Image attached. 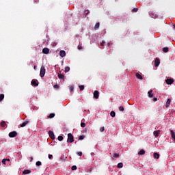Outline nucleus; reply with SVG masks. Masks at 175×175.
Segmentation results:
<instances>
[{"label": "nucleus", "instance_id": "obj_1", "mask_svg": "<svg viewBox=\"0 0 175 175\" xmlns=\"http://www.w3.org/2000/svg\"><path fill=\"white\" fill-rule=\"evenodd\" d=\"M73 142H75V137H73V135H72V133H68L67 143H73Z\"/></svg>", "mask_w": 175, "mask_h": 175}, {"label": "nucleus", "instance_id": "obj_2", "mask_svg": "<svg viewBox=\"0 0 175 175\" xmlns=\"http://www.w3.org/2000/svg\"><path fill=\"white\" fill-rule=\"evenodd\" d=\"M44 75H46V68L42 66L40 68V77H44Z\"/></svg>", "mask_w": 175, "mask_h": 175}, {"label": "nucleus", "instance_id": "obj_3", "mask_svg": "<svg viewBox=\"0 0 175 175\" xmlns=\"http://www.w3.org/2000/svg\"><path fill=\"white\" fill-rule=\"evenodd\" d=\"M49 137L52 139V140H54V139H55V135H54V133L52 131H49Z\"/></svg>", "mask_w": 175, "mask_h": 175}, {"label": "nucleus", "instance_id": "obj_4", "mask_svg": "<svg viewBox=\"0 0 175 175\" xmlns=\"http://www.w3.org/2000/svg\"><path fill=\"white\" fill-rule=\"evenodd\" d=\"M161 64V62L159 60V58H156L154 60V66L157 68L158 66H159V64Z\"/></svg>", "mask_w": 175, "mask_h": 175}, {"label": "nucleus", "instance_id": "obj_5", "mask_svg": "<svg viewBox=\"0 0 175 175\" xmlns=\"http://www.w3.org/2000/svg\"><path fill=\"white\" fill-rule=\"evenodd\" d=\"M94 99H98L99 98V91H98V90L94 91Z\"/></svg>", "mask_w": 175, "mask_h": 175}, {"label": "nucleus", "instance_id": "obj_6", "mask_svg": "<svg viewBox=\"0 0 175 175\" xmlns=\"http://www.w3.org/2000/svg\"><path fill=\"white\" fill-rule=\"evenodd\" d=\"M17 136V133L16 131H12L9 133L10 137H16Z\"/></svg>", "mask_w": 175, "mask_h": 175}, {"label": "nucleus", "instance_id": "obj_7", "mask_svg": "<svg viewBox=\"0 0 175 175\" xmlns=\"http://www.w3.org/2000/svg\"><path fill=\"white\" fill-rule=\"evenodd\" d=\"M165 83L168 85H170V84H173V83H174V81L172 79H167L165 80Z\"/></svg>", "mask_w": 175, "mask_h": 175}, {"label": "nucleus", "instance_id": "obj_8", "mask_svg": "<svg viewBox=\"0 0 175 175\" xmlns=\"http://www.w3.org/2000/svg\"><path fill=\"white\" fill-rule=\"evenodd\" d=\"M42 53L43 54H49V53H50V49H49V48H44L42 49Z\"/></svg>", "mask_w": 175, "mask_h": 175}, {"label": "nucleus", "instance_id": "obj_9", "mask_svg": "<svg viewBox=\"0 0 175 175\" xmlns=\"http://www.w3.org/2000/svg\"><path fill=\"white\" fill-rule=\"evenodd\" d=\"M135 76L139 80H143V77L139 72H136Z\"/></svg>", "mask_w": 175, "mask_h": 175}, {"label": "nucleus", "instance_id": "obj_10", "mask_svg": "<svg viewBox=\"0 0 175 175\" xmlns=\"http://www.w3.org/2000/svg\"><path fill=\"white\" fill-rule=\"evenodd\" d=\"M59 55L62 57V58H64V57L66 55V52H65V51H60Z\"/></svg>", "mask_w": 175, "mask_h": 175}, {"label": "nucleus", "instance_id": "obj_11", "mask_svg": "<svg viewBox=\"0 0 175 175\" xmlns=\"http://www.w3.org/2000/svg\"><path fill=\"white\" fill-rule=\"evenodd\" d=\"M28 124H29V121L26 120L23 124H21V127L24 128V126H26Z\"/></svg>", "mask_w": 175, "mask_h": 175}, {"label": "nucleus", "instance_id": "obj_12", "mask_svg": "<svg viewBox=\"0 0 175 175\" xmlns=\"http://www.w3.org/2000/svg\"><path fill=\"white\" fill-rule=\"evenodd\" d=\"M31 85H34V87H38L39 85V84L38 83H36V79H33L31 81Z\"/></svg>", "mask_w": 175, "mask_h": 175}, {"label": "nucleus", "instance_id": "obj_13", "mask_svg": "<svg viewBox=\"0 0 175 175\" xmlns=\"http://www.w3.org/2000/svg\"><path fill=\"white\" fill-rule=\"evenodd\" d=\"M172 102V100L170 98H168L167 100L166 104H165V107H169L170 106V103Z\"/></svg>", "mask_w": 175, "mask_h": 175}, {"label": "nucleus", "instance_id": "obj_14", "mask_svg": "<svg viewBox=\"0 0 175 175\" xmlns=\"http://www.w3.org/2000/svg\"><path fill=\"white\" fill-rule=\"evenodd\" d=\"M171 135L173 142H175V133L173 130H171Z\"/></svg>", "mask_w": 175, "mask_h": 175}, {"label": "nucleus", "instance_id": "obj_15", "mask_svg": "<svg viewBox=\"0 0 175 175\" xmlns=\"http://www.w3.org/2000/svg\"><path fill=\"white\" fill-rule=\"evenodd\" d=\"M58 79H59L60 80H65V75L62 74H59Z\"/></svg>", "mask_w": 175, "mask_h": 175}, {"label": "nucleus", "instance_id": "obj_16", "mask_svg": "<svg viewBox=\"0 0 175 175\" xmlns=\"http://www.w3.org/2000/svg\"><path fill=\"white\" fill-rule=\"evenodd\" d=\"M159 133H161L160 131H154V135L156 137H158V136H159Z\"/></svg>", "mask_w": 175, "mask_h": 175}, {"label": "nucleus", "instance_id": "obj_17", "mask_svg": "<svg viewBox=\"0 0 175 175\" xmlns=\"http://www.w3.org/2000/svg\"><path fill=\"white\" fill-rule=\"evenodd\" d=\"M148 96L149 98H152V96H154V94H152V90H150L148 92Z\"/></svg>", "mask_w": 175, "mask_h": 175}, {"label": "nucleus", "instance_id": "obj_18", "mask_svg": "<svg viewBox=\"0 0 175 175\" xmlns=\"http://www.w3.org/2000/svg\"><path fill=\"white\" fill-rule=\"evenodd\" d=\"M153 157H154V159H159V153H154L153 154Z\"/></svg>", "mask_w": 175, "mask_h": 175}, {"label": "nucleus", "instance_id": "obj_19", "mask_svg": "<svg viewBox=\"0 0 175 175\" xmlns=\"http://www.w3.org/2000/svg\"><path fill=\"white\" fill-rule=\"evenodd\" d=\"M139 155H144V154H146V150L142 149L139 152Z\"/></svg>", "mask_w": 175, "mask_h": 175}, {"label": "nucleus", "instance_id": "obj_20", "mask_svg": "<svg viewBox=\"0 0 175 175\" xmlns=\"http://www.w3.org/2000/svg\"><path fill=\"white\" fill-rule=\"evenodd\" d=\"M99 25H100V24L99 23H96L94 26V29H99Z\"/></svg>", "mask_w": 175, "mask_h": 175}, {"label": "nucleus", "instance_id": "obj_21", "mask_svg": "<svg viewBox=\"0 0 175 175\" xmlns=\"http://www.w3.org/2000/svg\"><path fill=\"white\" fill-rule=\"evenodd\" d=\"M3 99H5V94H0V102H2Z\"/></svg>", "mask_w": 175, "mask_h": 175}, {"label": "nucleus", "instance_id": "obj_22", "mask_svg": "<svg viewBox=\"0 0 175 175\" xmlns=\"http://www.w3.org/2000/svg\"><path fill=\"white\" fill-rule=\"evenodd\" d=\"M31 173V170H25L23 171V174H29Z\"/></svg>", "mask_w": 175, "mask_h": 175}, {"label": "nucleus", "instance_id": "obj_23", "mask_svg": "<svg viewBox=\"0 0 175 175\" xmlns=\"http://www.w3.org/2000/svg\"><path fill=\"white\" fill-rule=\"evenodd\" d=\"M110 116L111 117H113V118L116 117V112L114 111H111L110 112Z\"/></svg>", "mask_w": 175, "mask_h": 175}, {"label": "nucleus", "instance_id": "obj_24", "mask_svg": "<svg viewBox=\"0 0 175 175\" xmlns=\"http://www.w3.org/2000/svg\"><path fill=\"white\" fill-rule=\"evenodd\" d=\"M163 53H167L169 51V48L168 47L163 48Z\"/></svg>", "mask_w": 175, "mask_h": 175}, {"label": "nucleus", "instance_id": "obj_25", "mask_svg": "<svg viewBox=\"0 0 175 175\" xmlns=\"http://www.w3.org/2000/svg\"><path fill=\"white\" fill-rule=\"evenodd\" d=\"M1 126L3 127V128H5V126H6V122L5 121H3L1 122Z\"/></svg>", "mask_w": 175, "mask_h": 175}, {"label": "nucleus", "instance_id": "obj_26", "mask_svg": "<svg viewBox=\"0 0 175 175\" xmlns=\"http://www.w3.org/2000/svg\"><path fill=\"white\" fill-rule=\"evenodd\" d=\"M123 166H124V164H123L122 163H119L118 164V167L119 169L122 168Z\"/></svg>", "mask_w": 175, "mask_h": 175}, {"label": "nucleus", "instance_id": "obj_27", "mask_svg": "<svg viewBox=\"0 0 175 175\" xmlns=\"http://www.w3.org/2000/svg\"><path fill=\"white\" fill-rule=\"evenodd\" d=\"M54 117H55V113H51L49 116V118H54Z\"/></svg>", "mask_w": 175, "mask_h": 175}, {"label": "nucleus", "instance_id": "obj_28", "mask_svg": "<svg viewBox=\"0 0 175 175\" xmlns=\"http://www.w3.org/2000/svg\"><path fill=\"white\" fill-rule=\"evenodd\" d=\"M69 70H70V68L69 66H66L65 68L64 72H66H66H69Z\"/></svg>", "mask_w": 175, "mask_h": 175}, {"label": "nucleus", "instance_id": "obj_29", "mask_svg": "<svg viewBox=\"0 0 175 175\" xmlns=\"http://www.w3.org/2000/svg\"><path fill=\"white\" fill-rule=\"evenodd\" d=\"M57 139H58L59 142H62L64 140V137L60 135L57 137Z\"/></svg>", "mask_w": 175, "mask_h": 175}, {"label": "nucleus", "instance_id": "obj_30", "mask_svg": "<svg viewBox=\"0 0 175 175\" xmlns=\"http://www.w3.org/2000/svg\"><path fill=\"white\" fill-rule=\"evenodd\" d=\"M113 158H120V154L118 153H115L113 155Z\"/></svg>", "mask_w": 175, "mask_h": 175}, {"label": "nucleus", "instance_id": "obj_31", "mask_svg": "<svg viewBox=\"0 0 175 175\" xmlns=\"http://www.w3.org/2000/svg\"><path fill=\"white\" fill-rule=\"evenodd\" d=\"M85 137V135H80L79 137V140H83V139Z\"/></svg>", "mask_w": 175, "mask_h": 175}, {"label": "nucleus", "instance_id": "obj_32", "mask_svg": "<svg viewBox=\"0 0 175 175\" xmlns=\"http://www.w3.org/2000/svg\"><path fill=\"white\" fill-rule=\"evenodd\" d=\"M79 90L80 91H83V90H84V85H79Z\"/></svg>", "mask_w": 175, "mask_h": 175}, {"label": "nucleus", "instance_id": "obj_33", "mask_svg": "<svg viewBox=\"0 0 175 175\" xmlns=\"http://www.w3.org/2000/svg\"><path fill=\"white\" fill-rule=\"evenodd\" d=\"M124 107H122V106L119 107L120 111H124Z\"/></svg>", "mask_w": 175, "mask_h": 175}, {"label": "nucleus", "instance_id": "obj_34", "mask_svg": "<svg viewBox=\"0 0 175 175\" xmlns=\"http://www.w3.org/2000/svg\"><path fill=\"white\" fill-rule=\"evenodd\" d=\"M36 166H40L42 165V162L40 161H37L36 163Z\"/></svg>", "mask_w": 175, "mask_h": 175}, {"label": "nucleus", "instance_id": "obj_35", "mask_svg": "<svg viewBox=\"0 0 175 175\" xmlns=\"http://www.w3.org/2000/svg\"><path fill=\"white\" fill-rule=\"evenodd\" d=\"M71 169L72 170H77V166L73 165Z\"/></svg>", "mask_w": 175, "mask_h": 175}, {"label": "nucleus", "instance_id": "obj_36", "mask_svg": "<svg viewBox=\"0 0 175 175\" xmlns=\"http://www.w3.org/2000/svg\"><path fill=\"white\" fill-rule=\"evenodd\" d=\"M137 10H139V9H137V8H133V9L132 10V12H133V13H136V12H137Z\"/></svg>", "mask_w": 175, "mask_h": 175}, {"label": "nucleus", "instance_id": "obj_37", "mask_svg": "<svg viewBox=\"0 0 175 175\" xmlns=\"http://www.w3.org/2000/svg\"><path fill=\"white\" fill-rule=\"evenodd\" d=\"M81 128H85V123L81 122Z\"/></svg>", "mask_w": 175, "mask_h": 175}, {"label": "nucleus", "instance_id": "obj_38", "mask_svg": "<svg viewBox=\"0 0 175 175\" xmlns=\"http://www.w3.org/2000/svg\"><path fill=\"white\" fill-rule=\"evenodd\" d=\"M100 132H105V127H100Z\"/></svg>", "mask_w": 175, "mask_h": 175}, {"label": "nucleus", "instance_id": "obj_39", "mask_svg": "<svg viewBox=\"0 0 175 175\" xmlns=\"http://www.w3.org/2000/svg\"><path fill=\"white\" fill-rule=\"evenodd\" d=\"M2 163H3V165H6V160H5V159H3L2 160Z\"/></svg>", "mask_w": 175, "mask_h": 175}, {"label": "nucleus", "instance_id": "obj_40", "mask_svg": "<svg viewBox=\"0 0 175 175\" xmlns=\"http://www.w3.org/2000/svg\"><path fill=\"white\" fill-rule=\"evenodd\" d=\"M105 44H106L105 41H102V42L100 43V46H105Z\"/></svg>", "mask_w": 175, "mask_h": 175}, {"label": "nucleus", "instance_id": "obj_41", "mask_svg": "<svg viewBox=\"0 0 175 175\" xmlns=\"http://www.w3.org/2000/svg\"><path fill=\"white\" fill-rule=\"evenodd\" d=\"M74 89H75V88L73 86H70V92H72V91H73Z\"/></svg>", "mask_w": 175, "mask_h": 175}, {"label": "nucleus", "instance_id": "obj_42", "mask_svg": "<svg viewBox=\"0 0 175 175\" xmlns=\"http://www.w3.org/2000/svg\"><path fill=\"white\" fill-rule=\"evenodd\" d=\"M77 155H79V157H81V155H83V152H78Z\"/></svg>", "mask_w": 175, "mask_h": 175}, {"label": "nucleus", "instance_id": "obj_43", "mask_svg": "<svg viewBox=\"0 0 175 175\" xmlns=\"http://www.w3.org/2000/svg\"><path fill=\"white\" fill-rule=\"evenodd\" d=\"M78 50H83V47L81 46V45H79L78 46Z\"/></svg>", "mask_w": 175, "mask_h": 175}, {"label": "nucleus", "instance_id": "obj_44", "mask_svg": "<svg viewBox=\"0 0 175 175\" xmlns=\"http://www.w3.org/2000/svg\"><path fill=\"white\" fill-rule=\"evenodd\" d=\"M54 88H59V85L56 84V85H54Z\"/></svg>", "mask_w": 175, "mask_h": 175}, {"label": "nucleus", "instance_id": "obj_45", "mask_svg": "<svg viewBox=\"0 0 175 175\" xmlns=\"http://www.w3.org/2000/svg\"><path fill=\"white\" fill-rule=\"evenodd\" d=\"M86 14H90V10H85Z\"/></svg>", "mask_w": 175, "mask_h": 175}, {"label": "nucleus", "instance_id": "obj_46", "mask_svg": "<svg viewBox=\"0 0 175 175\" xmlns=\"http://www.w3.org/2000/svg\"><path fill=\"white\" fill-rule=\"evenodd\" d=\"M53 158V154H49V159H51Z\"/></svg>", "mask_w": 175, "mask_h": 175}, {"label": "nucleus", "instance_id": "obj_47", "mask_svg": "<svg viewBox=\"0 0 175 175\" xmlns=\"http://www.w3.org/2000/svg\"><path fill=\"white\" fill-rule=\"evenodd\" d=\"M153 100H154V102H157V100H158V98H157L156 97H154V98H153Z\"/></svg>", "mask_w": 175, "mask_h": 175}, {"label": "nucleus", "instance_id": "obj_48", "mask_svg": "<svg viewBox=\"0 0 175 175\" xmlns=\"http://www.w3.org/2000/svg\"><path fill=\"white\" fill-rule=\"evenodd\" d=\"M6 162H10V159H5Z\"/></svg>", "mask_w": 175, "mask_h": 175}, {"label": "nucleus", "instance_id": "obj_49", "mask_svg": "<svg viewBox=\"0 0 175 175\" xmlns=\"http://www.w3.org/2000/svg\"><path fill=\"white\" fill-rule=\"evenodd\" d=\"M30 159L31 160V161H33V157H30Z\"/></svg>", "mask_w": 175, "mask_h": 175}, {"label": "nucleus", "instance_id": "obj_50", "mask_svg": "<svg viewBox=\"0 0 175 175\" xmlns=\"http://www.w3.org/2000/svg\"><path fill=\"white\" fill-rule=\"evenodd\" d=\"M36 2H39V0H36Z\"/></svg>", "mask_w": 175, "mask_h": 175}, {"label": "nucleus", "instance_id": "obj_51", "mask_svg": "<svg viewBox=\"0 0 175 175\" xmlns=\"http://www.w3.org/2000/svg\"><path fill=\"white\" fill-rule=\"evenodd\" d=\"M34 69H36V66H34Z\"/></svg>", "mask_w": 175, "mask_h": 175}, {"label": "nucleus", "instance_id": "obj_52", "mask_svg": "<svg viewBox=\"0 0 175 175\" xmlns=\"http://www.w3.org/2000/svg\"><path fill=\"white\" fill-rule=\"evenodd\" d=\"M108 46H110V43H108Z\"/></svg>", "mask_w": 175, "mask_h": 175}]
</instances>
